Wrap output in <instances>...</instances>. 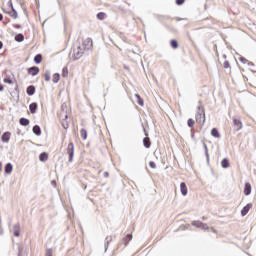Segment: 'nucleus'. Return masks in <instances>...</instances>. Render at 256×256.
Here are the masks:
<instances>
[{"label": "nucleus", "instance_id": "nucleus-16", "mask_svg": "<svg viewBox=\"0 0 256 256\" xmlns=\"http://www.w3.org/2000/svg\"><path fill=\"white\" fill-rule=\"evenodd\" d=\"M11 139V132H4L1 136L2 143H7Z\"/></svg>", "mask_w": 256, "mask_h": 256}, {"label": "nucleus", "instance_id": "nucleus-53", "mask_svg": "<svg viewBox=\"0 0 256 256\" xmlns=\"http://www.w3.org/2000/svg\"><path fill=\"white\" fill-rule=\"evenodd\" d=\"M203 221H207V217L203 216L202 217Z\"/></svg>", "mask_w": 256, "mask_h": 256}, {"label": "nucleus", "instance_id": "nucleus-43", "mask_svg": "<svg viewBox=\"0 0 256 256\" xmlns=\"http://www.w3.org/2000/svg\"><path fill=\"white\" fill-rule=\"evenodd\" d=\"M205 156L207 161L209 162V149H206Z\"/></svg>", "mask_w": 256, "mask_h": 256}, {"label": "nucleus", "instance_id": "nucleus-28", "mask_svg": "<svg viewBox=\"0 0 256 256\" xmlns=\"http://www.w3.org/2000/svg\"><path fill=\"white\" fill-rule=\"evenodd\" d=\"M135 97L137 99L138 105H140V107H143V105H145V102L143 101V98H141V95L135 94Z\"/></svg>", "mask_w": 256, "mask_h": 256}, {"label": "nucleus", "instance_id": "nucleus-17", "mask_svg": "<svg viewBox=\"0 0 256 256\" xmlns=\"http://www.w3.org/2000/svg\"><path fill=\"white\" fill-rule=\"evenodd\" d=\"M4 171H5L6 175H11V173H13V164H11L10 162L7 163L5 165Z\"/></svg>", "mask_w": 256, "mask_h": 256}, {"label": "nucleus", "instance_id": "nucleus-54", "mask_svg": "<svg viewBox=\"0 0 256 256\" xmlns=\"http://www.w3.org/2000/svg\"><path fill=\"white\" fill-rule=\"evenodd\" d=\"M223 59H227V55L224 54V55H223Z\"/></svg>", "mask_w": 256, "mask_h": 256}, {"label": "nucleus", "instance_id": "nucleus-38", "mask_svg": "<svg viewBox=\"0 0 256 256\" xmlns=\"http://www.w3.org/2000/svg\"><path fill=\"white\" fill-rule=\"evenodd\" d=\"M149 167H151V169H157V165L155 164L154 161L149 162Z\"/></svg>", "mask_w": 256, "mask_h": 256}, {"label": "nucleus", "instance_id": "nucleus-50", "mask_svg": "<svg viewBox=\"0 0 256 256\" xmlns=\"http://www.w3.org/2000/svg\"><path fill=\"white\" fill-rule=\"evenodd\" d=\"M176 21H183V18L177 17V18H176Z\"/></svg>", "mask_w": 256, "mask_h": 256}, {"label": "nucleus", "instance_id": "nucleus-35", "mask_svg": "<svg viewBox=\"0 0 256 256\" xmlns=\"http://www.w3.org/2000/svg\"><path fill=\"white\" fill-rule=\"evenodd\" d=\"M4 83H7L8 85H13V80L9 77H6L3 79Z\"/></svg>", "mask_w": 256, "mask_h": 256}, {"label": "nucleus", "instance_id": "nucleus-21", "mask_svg": "<svg viewBox=\"0 0 256 256\" xmlns=\"http://www.w3.org/2000/svg\"><path fill=\"white\" fill-rule=\"evenodd\" d=\"M19 123L20 125H22V127H28L29 123H31V121L25 117H22L19 119Z\"/></svg>", "mask_w": 256, "mask_h": 256}, {"label": "nucleus", "instance_id": "nucleus-18", "mask_svg": "<svg viewBox=\"0 0 256 256\" xmlns=\"http://www.w3.org/2000/svg\"><path fill=\"white\" fill-rule=\"evenodd\" d=\"M32 132L37 137H40V135H41V126L40 125H34L33 128H32Z\"/></svg>", "mask_w": 256, "mask_h": 256}, {"label": "nucleus", "instance_id": "nucleus-36", "mask_svg": "<svg viewBox=\"0 0 256 256\" xmlns=\"http://www.w3.org/2000/svg\"><path fill=\"white\" fill-rule=\"evenodd\" d=\"M45 256H53V248H49L46 250Z\"/></svg>", "mask_w": 256, "mask_h": 256}, {"label": "nucleus", "instance_id": "nucleus-5", "mask_svg": "<svg viewBox=\"0 0 256 256\" xmlns=\"http://www.w3.org/2000/svg\"><path fill=\"white\" fill-rule=\"evenodd\" d=\"M233 123L235 131H241V129H243V122H241V119L233 117Z\"/></svg>", "mask_w": 256, "mask_h": 256}, {"label": "nucleus", "instance_id": "nucleus-4", "mask_svg": "<svg viewBox=\"0 0 256 256\" xmlns=\"http://www.w3.org/2000/svg\"><path fill=\"white\" fill-rule=\"evenodd\" d=\"M192 225L193 227H197V229H203L204 231H207L209 229V226H207V224L199 220L192 221Z\"/></svg>", "mask_w": 256, "mask_h": 256}, {"label": "nucleus", "instance_id": "nucleus-45", "mask_svg": "<svg viewBox=\"0 0 256 256\" xmlns=\"http://www.w3.org/2000/svg\"><path fill=\"white\" fill-rule=\"evenodd\" d=\"M5 89V86L3 84H0V92Z\"/></svg>", "mask_w": 256, "mask_h": 256}, {"label": "nucleus", "instance_id": "nucleus-8", "mask_svg": "<svg viewBox=\"0 0 256 256\" xmlns=\"http://www.w3.org/2000/svg\"><path fill=\"white\" fill-rule=\"evenodd\" d=\"M28 75H32V77H35L36 75H39V67L37 66H32L27 69Z\"/></svg>", "mask_w": 256, "mask_h": 256}, {"label": "nucleus", "instance_id": "nucleus-6", "mask_svg": "<svg viewBox=\"0 0 256 256\" xmlns=\"http://www.w3.org/2000/svg\"><path fill=\"white\" fill-rule=\"evenodd\" d=\"M144 135L146 136L143 139V145L146 149H149L151 147V139L149 138V133L144 129Z\"/></svg>", "mask_w": 256, "mask_h": 256}, {"label": "nucleus", "instance_id": "nucleus-24", "mask_svg": "<svg viewBox=\"0 0 256 256\" xmlns=\"http://www.w3.org/2000/svg\"><path fill=\"white\" fill-rule=\"evenodd\" d=\"M221 167H222L223 169H229L230 163H229V159H228V158H224V159L221 161Z\"/></svg>", "mask_w": 256, "mask_h": 256}, {"label": "nucleus", "instance_id": "nucleus-33", "mask_svg": "<svg viewBox=\"0 0 256 256\" xmlns=\"http://www.w3.org/2000/svg\"><path fill=\"white\" fill-rule=\"evenodd\" d=\"M69 75V68L64 67L62 69V77H67Z\"/></svg>", "mask_w": 256, "mask_h": 256}, {"label": "nucleus", "instance_id": "nucleus-34", "mask_svg": "<svg viewBox=\"0 0 256 256\" xmlns=\"http://www.w3.org/2000/svg\"><path fill=\"white\" fill-rule=\"evenodd\" d=\"M187 123H188V127L190 128L195 127V120H193V118L188 119Z\"/></svg>", "mask_w": 256, "mask_h": 256}, {"label": "nucleus", "instance_id": "nucleus-48", "mask_svg": "<svg viewBox=\"0 0 256 256\" xmlns=\"http://www.w3.org/2000/svg\"><path fill=\"white\" fill-rule=\"evenodd\" d=\"M104 177L105 178L109 177V172H104Z\"/></svg>", "mask_w": 256, "mask_h": 256}, {"label": "nucleus", "instance_id": "nucleus-41", "mask_svg": "<svg viewBox=\"0 0 256 256\" xmlns=\"http://www.w3.org/2000/svg\"><path fill=\"white\" fill-rule=\"evenodd\" d=\"M176 5H183L185 0H175Z\"/></svg>", "mask_w": 256, "mask_h": 256}, {"label": "nucleus", "instance_id": "nucleus-52", "mask_svg": "<svg viewBox=\"0 0 256 256\" xmlns=\"http://www.w3.org/2000/svg\"><path fill=\"white\" fill-rule=\"evenodd\" d=\"M0 21H3V14L0 13Z\"/></svg>", "mask_w": 256, "mask_h": 256}, {"label": "nucleus", "instance_id": "nucleus-55", "mask_svg": "<svg viewBox=\"0 0 256 256\" xmlns=\"http://www.w3.org/2000/svg\"><path fill=\"white\" fill-rule=\"evenodd\" d=\"M65 119H67V115H65Z\"/></svg>", "mask_w": 256, "mask_h": 256}, {"label": "nucleus", "instance_id": "nucleus-13", "mask_svg": "<svg viewBox=\"0 0 256 256\" xmlns=\"http://www.w3.org/2000/svg\"><path fill=\"white\" fill-rule=\"evenodd\" d=\"M3 11L5 13H7L8 15H10V17H12V19H17L19 17V14L17 13V10L15 9V7H12V11H10V12L5 11V9H3Z\"/></svg>", "mask_w": 256, "mask_h": 256}, {"label": "nucleus", "instance_id": "nucleus-7", "mask_svg": "<svg viewBox=\"0 0 256 256\" xmlns=\"http://www.w3.org/2000/svg\"><path fill=\"white\" fill-rule=\"evenodd\" d=\"M132 239H133V233L130 232L126 234L125 237L122 238L121 243H124V247H127V245H129V241H132Z\"/></svg>", "mask_w": 256, "mask_h": 256}, {"label": "nucleus", "instance_id": "nucleus-44", "mask_svg": "<svg viewBox=\"0 0 256 256\" xmlns=\"http://www.w3.org/2000/svg\"><path fill=\"white\" fill-rule=\"evenodd\" d=\"M13 27H14L15 29H21V24H13Z\"/></svg>", "mask_w": 256, "mask_h": 256}, {"label": "nucleus", "instance_id": "nucleus-29", "mask_svg": "<svg viewBox=\"0 0 256 256\" xmlns=\"http://www.w3.org/2000/svg\"><path fill=\"white\" fill-rule=\"evenodd\" d=\"M170 45H171L172 49H178L179 48V42H177V40H175V39H172L170 41Z\"/></svg>", "mask_w": 256, "mask_h": 256}, {"label": "nucleus", "instance_id": "nucleus-15", "mask_svg": "<svg viewBox=\"0 0 256 256\" xmlns=\"http://www.w3.org/2000/svg\"><path fill=\"white\" fill-rule=\"evenodd\" d=\"M180 191L184 197L185 195H187V193H189V190L187 189V184L185 182L180 183Z\"/></svg>", "mask_w": 256, "mask_h": 256}, {"label": "nucleus", "instance_id": "nucleus-46", "mask_svg": "<svg viewBox=\"0 0 256 256\" xmlns=\"http://www.w3.org/2000/svg\"><path fill=\"white\" fill-rule=\"evenodd\" d=\"M203 147H204V150H205V152L207 151V144H205V143H203Z\"/></svg>", "mask_w": 256, "mask_h": 256}, {"label": "nucleus", "instance_id": "nucleus-1", "mask_svg": "<svg viewBox=\"0 0 256 256\" xmlns=\"http://www.w3.org/2000/svg\"><path fill=\"white\" fill-rule=\"evenodd\" d=\"M71 53H73V61H79L80 57H83V53H85V48L80 45L77 48H72Z\"/></svg>", "mask_w": 256, "mask_h": 256}, {"label": "nucleus", "instance_id": "nucleus-32", "mask_svg": "<svg viewBox=\"0 0 256 256\" xmlns=\"http://www.w3.org/2000/svg\"><path fill=\"white\" fill-rule=\"evenodd\" d=\"M45 81H51V72L49 70H46L44 73Z\"/></svg>", "mask_w": 256, "mask_h": 256}, {"label": "nucleus", "instance_id": "nucleus-14", "mask_svg": "<svg viewBox=\"0 0 256 256\" xmlns=\"http://www.w3.org/2000/svg\"><path fill=\"white\" fill-rule=\"evenodd\" d=\"M35 91H36V88L35 86L33 85H29L27 88H26V93L29 97H33V95H35Z\"/></svg>", "mask_w": 256, "mask_h": 256}, {"label": "nucleus", "instance_id": "nucleus-37", "mask_svg": "<svg viewBox=\"0 0 256 256\" xmlns=\"http://www.w3.org/2000/svg\"><path fill=\"white\" fill-rule=\"evenodd\" d=\"M223 67L224 69H229L231 67V64H229V61H224V64H223Z\"/></svg>", "mask_w": 256, "mask_h": 256}, {"label": "nucleus", "instance_id": "nucleus-22", "mask_svg": "<svg viewBox=\"0 0 256 256\" xmlns=\"http://www.w3.org/2000/svg\"><path fill=\"white\" fill-rule=\"evenodd\" d=\"M244 194L246 196H249L251 195V184L249 182H246L245 183V186H244Z\"/></svg>", "mask_w": 256, "mask_h": 256}, {"label": "nucleus", "instance_id": "nucleus-25", "mask_svg": "<svg viewBox=\"0 0 256 256\" xmlns=\"http://www.w3.org/2000/svg\"><path fill=\"white\" fill-rule=\"evenodd\" d=\"M14 39L15 41H17V43H23V41H25V36L19 33V34H16Z\"/></svg>", "mask_w": 256, "mask_h": 256}, {"label": "nucleus", "instance_id": "nucleus-20", "mask_svg": "<svg viewBox=\"0 0 256 256\" xmlns=\"http://www.w3.org/2000/svg\"><path fill=\"white\" fill-rule=\"evenodd\" d=\"M113 241V237L112 236H107L105 239V243H104V249H105V253H107V249H109V243H111Z\"/></svg>", "mask_w": 256, "mask_h": 256}, {"label": "nucleus", "instance_id": "nucleus-27", "mask_svg": "<svg viewBox=\"0 0 256 256\" xmlns=\"http://www.w3.org/2000/svg\"><path fill=\"white\" fill-rule=\"evenodd\" d=\"M41 61H43V55L42 54H37L34 57V63H36V65H40Z\"/></svg>", "mask_w": 256, "mask_h": 256}, {"label": "nucleus", "instance_id": "nucleus-2", "mask_svg": "<svg viewBox=\"0 0 256 256\" xmlns=\"http://www.w3.org/2000/svg\"><path fill=\"white\" fill-rule=\"evenodd\" d=\"M196 123H205V108L203 106H198V111L196 113Z\"/></svg>", "mask_w": 256, "mask_h": 256}, {"label": "nucleus", "instance_id": "nucleus-30", "mask_svg": "<svg viewBox=\"0 0 256 256\" xmlns=\"http://www.w3.org/2000/svg\"><path fill=\"white\" fill-rule=\"evenodd\" d=\"M60 79H61V74L55 73V74L53 75L52 81H53V83H59V80H60Z\"/></svg>", "mask_w": 256, "mask_h": 256}, {"label": "nucleus", "instance_id": "nucleus-26", "mask_svg": "<svg viewBox=\"0 0 256 256\" xmlns=\"http://www.w3.org/2000/svg\"><path fill=\"white\" fill-rule=\"evenodd\" d=\"M96 17L99 21H105V19H107V14L105 12H99Z\"/></svg>", "mask_w": 256, "mask_h": 256}, {"label": "nucleus", "instance_id": "nucleus-3", "mask_svg": "<svg viewBox=\"0 0 256 256\" xmlns=\"http://www.w3.org/2000/svg\"><path fill=\"white\" fill-rule=\"evenodd\" d=\"M67 154L69 156L68 162L73 163V157H75V144H73V142L68 144Z\"/></svg>", "mask_w": 256, "mask_h": 256}, {"label": "nucleus", "instance_id": "nucleus-51", "mask_svg": "<svg viewBox=\"0 0 256 256\" xmlns=\"http://www.w3.org/2000/svg\"><path fill=\"white\" fill-rule=\"evenodd\" d=\"M0 49H3V42L0 41Z\"/></svg>", "mask_w": 256, "mask_h": 256}, {"label": "nucleus", "instance_id": "nucleus-49", "mask_svg": "<svg viewBox=\"0 0 256 256\" xmlns=\"http://www.w3.org/2000/svg\"><path fill=\"white\" fill-rule=\"evenodd\" d=\"M248 65L253 67L255 64L253 62H248Z\"/></svg>", "mask_w": 256, "mask_h": 256}, {"label": "nucleus", "instance_id": "nucleus-10", "mask_svg": "<svg viewBox=\"0 0 256 256\" xmlns=\"http://www.w3.org/2000/svg\"><path fill=\"white\" fill-rule=\"evenodd\" d=\"M253 207L252 203H248L246 206H244L241 210V215L242 217H245L249 211H251V208Z\"/></svg>", "mask_w": 256, "mask_h": 256}, {"label": "nucleus", "instance_id": "nucleus-31", "mask_svg": "<svg viewBox=\"0 0 256 256\" xmlns=\"http://www.w3.org/2000/svg\"><path fill=\"white\" fill-rule=\"evenodd\" d=\"M80 135H81L82 139L85 141L87 139V130H85V128H82L80 130Z\"/></svg>", "mask_w": 256, "mask_h": 256}, {"label": "nucleus", "instance_id": "nucleus-11", "mask_svg": "<svg viewBox=\"0 0 256 256\" xmlns=\"http://www.w3.org/2000/svg\"><path fill=\"white\" fill-rule=\"evenodd\" d=\"M83 47L85 49H93V40L91 38H87L86 41L83 42Z\"/></svg>", "mask_w": 256, "mask_h": 256}, {"label": "nucleus", "instance_id": "nucleus-23", "mask_svg": "<svg viewBox=\"0 0 256 256\" xmlns=\"http://www.w3.org/2000/svg\"><path fill=\"white\" fill-rule=\"evenodd\" d=\"M211 135H212V137H215V139L221 138V133H219V130L217 128H213L211 130Z\"/></svg>", "mask_w": 256, "mask_h": 256}, {"label": "nucleus", "instance_id": "nucleus-9", "mask_svg": "<svg viewBox=\"0 0 256 256\" xmlns=\"http://www.w3.org/2000/svg\"><path fill=\"white\" fill-rule=\"evenodd\" d=\"M14 237H21V224L16 223L13 226Z\"/></svg>", "mask_w": 256, "mask_h": 256}, {"label": "nucleus", "instance_id": "nucleus-12", "mask_svg": "<svg viewBox=\"0 0 256 256\" xmlns=\"http://www.w3.org/2000/svg\"><path fill=\"white\" fill-rule=\"evenodd\" d=\"M39 105L37 104V102H32L29 105V111L32 115H35V113H37V109H38Z\"/></svg>", "mask_w": 256, "mask_h": 256}, {"label": "nucleus", "instance_id": "nucleus-39", "mask_svg": "<svg viewBox=\"0 0 256 256\" xmlns=\"http://www.w3.org/2000/svg\"><path fill=\"white\" fill-rule=\"evenodd\" d=\"M62 127H64V129H69V122L63 121L62 122Z\"/></svg>", "mask_w": 256, "mask_h": 256}, {"label": "nucleus", "instance_id": "nucleus-40", "mask_svg": "<svg viewBox=\"0 0 256 256\" xmlns=\"http://www.w3.org/2000/svg\"><path fill=\"white\" fill-rule=\"evenodd\" d=\"M239 61H241V63H244V64L248 62V60L243 56L239 57Z\"/></svg>", "mask_w": 256, "mask_h": 256}, {"label": "nucleus", "instance_id": "nucleus-47", "mask_svg": "<svg viewBox=\"0 0 256 256\" xmlns=\"http://www.w3.org/2000/svg\"><path fill=\"white\" fill-rule=\"evenodd\" d=\"M3 171V163L0 162V173Z\"/></svg>", "mask_w": 256, "mask_h": 256}, {"label": "nucleus", "instance_id": "nucleus-42", "mask_svg": "<svg viewBox=\"0 0 256 256\" xmlns=\"http://www.w3.org/2000/svg\"><path fill=\"white\" fill-rule=\"evenodd\" d=\"M8 6L11 8V11L13 10V0L8 1Z\"/></svg>", "mask_w": 256, "mask_h": 256}, {"label": "nucleus", "instance_id": "nucleus-19", "mask_svg": "<svg viewBox=\"0 0 256 256\" xmlns=\"http://www.w3.org/2000/svg\"><path fill=\"white\" fill-rule=\"evenodd\" d=\"M47 159H49V154L47 152L40 153L39 161H41V163H45V161H47Z\"/></svg>", "mask_w": 256, "mask_h": 256}]
</instances>
